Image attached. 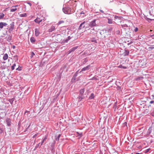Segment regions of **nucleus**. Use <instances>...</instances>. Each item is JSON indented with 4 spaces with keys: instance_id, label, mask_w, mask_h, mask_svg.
I'll use <instances>...</instances> for the list:
<instances>
[{
    "instance_id": "obj_50",
    "label": "nucleus",
    "mask_w": 154,
    "mask_h": 154,
    "mask_svg": "<svg viewBox=\"0 0 154 154\" xmlns=\"http://www.w3.org/2000/svg\"><path fill=\"white\" fill-rule=\"evenodd\" d=\"M12 48L13 49H14L15 48V46L14 45H13Z\"/></svg>"
},
{
    "instance_id": "obj_54",
    "label": "nucleus",
    "mask_w": 154,
    "mask_h": 154,
    "mask_svg": "<svg viewBox=\"0 0 154 154\" xmlns=\"http://www.w3.org/2000/svg\"><path fill=\"white\" fill-rule=\"evenodd\" d=\"M150 32L152 31V30H150Z\"/></svg>"
},
{
    "instance_id": "obj_34",
    "label": "nucleus",
    "mask_w": 154,
    "mask_h": 154,
    "mask_svg": "<svg viewBox=\"0 0 154 154\" xmlns=\"http://www.w3.org/2000/svg\"><path fill=\"white\" fill-rule=\"evenodd\" d=\"M112 23V20L111 19H108V23L109 24H111Z\"/></svg>"
},
{
    "instance_id": "obj_35",
    "label": "nucleus",
    "mask_w": 154,
    "mask_h": 154,
    "mask_svg": "<svg viewBox=\"0 0 154 154\" xmlns=\"http://www.w3.org/2000/svg\"><path fill=\"white\" fill-rule=\"evenodd\" d=\"M151 11L152 13L154 14V7H152L151 8Z\"/></svg>"
},
{
    "instance_id": "obj_17",
    "label": "nucleus",
    "mask_w": 154,
    "mask_h": 154,
    "mask_svg": "<svg viewBox=\"0 0 154 154\" xmlns=\"http://www.w3.org/2000/svg\"><path fill=\"white\" fill-rule=\"evenodd\" d=\"M12 38V36L9 35L7 36L6 37V38L7 39V41L8 42H10L11 41Z\"/></svg>"
},
{
    "instance_id": "obj_19",
    "label": "nucleus",
    "mask_w": 154,
    "mask_h": 154,
    "mask_svg": "<svg viewBox=\"0 0 154 154\" xmlns=\"http://www.w3.org/2000/svg\"><path fill=\"white\" fill-rule=\"evenodd\" d=\"M30 40L31 42L34 44L35 41V39L34 37H32L30 38Z\"/></svg>"
},
{
    "instance_id": "obj_46",
    "label": "nucleus",
    "mask_w": 154,
    "mask_h": 154,
    "mask_svg": "<svg viewBox=\"0 0 154 154\" xmlns=\"http://www.w3.org/2000/svg\"><path fill=\"white\" fill-rule=\"evenodd\" d=\"M150 37L152 38H153V37L154 36V35H150Z\"/></svg>"
},
{
    "instance_id": "obj_12",
    "label": "nucleus",
    "mask_w": 154,
    "mask_h": 154,
    "mask_svg": "<svg viewBox=\"0 0 154 154\" xmlns=\"http://www.w3.org/2000/svg\"><path fill=\"white\" fill-rule=\"evenodd\" d=\"M129 54V51L128 50H125L123 54L125 56H128Z\"/></svg>"
},
{
    "instance_id": "obj_28",
    "label": "nucleus",
    "mask_w": 154,
    "mask_h": 154,
    "mask_svg": "<svg viewBox=\"0 0 154 154\" xmlns=\"http://www.w3.org/2000/svg\"><path fill=\"white\" fill-rule=\"evenodd\" d=\"M121 26L122 28H123L125 29H126V28L128 27L127 25L126 24L122 25H121Z\"/></svg>"
},
{
    "instance_id": "obj_47",
    "label": "nucleus",
    "mask_w": 154,
    "mask_h": 154,
    "mask_svg": "<svg viewBox=\"0 0 154 154\" xmlns=\"http://www.w3.org/2000/svg\"><path fill=\"white\" fill-rule=\"evenodd\" d=\"M100 11L102 13H104V11L103 10H100Z\"/></svg>"
},
{
    "instance_id": "obj_49",
    "label": "nucleus",
    "mask_w": 154,
    "mask_h": 154,
    "mask_svg": "<svg viewBox=\"0 0 154 154\" xmlns=\"http://www.w3.org/2000/svg\"><path fill=\"white\" fill-rule=\"evenodd\" d=\"M16 70H20V69H19V67L17 68L16 69Z\"/></svg>"
},
{
    "instance_id": "obj_13",
    "label": "nucleus",
    "mask_w": 154,
    "mask_h": 154,
    "mask_svg": "<svg viewBox=\"0 0 154 154\" xmlns=\"http://www.w3.org/2000/svg\"><path fill=\"white\" fill-rule=\"evenodd\" d=\"M34 21L35 23L39 24L42 21V19H40L39 18H37L36 19L34 20Z\"/></svg>"
},
{
    "instance_id": "obj_43",
    "label": "nucleus",
    "mask_w": 154,
    "mask_h": 154,
    "mask_svg": "<svg viewBox=\"0 0 154 154\" xmlns=\"http://www.w3.org/2000/svg\"><path fill=\"white\" fill-rule=\"evenodd\" d=\"M71 37L70 36H69L68 37V38H67V39L69 40L71 38Z\"/></svg>"
},
{
    "instance_id": "obj_16",
    "label": "nucleus",
    "mask_w": 154,
    "mask_h": 154,
    "mask_svg": "<svg viewBox=\"0 0 154 154\" xmlns=\"http://www.w3.org/2000/svg\"><path fill=\"white\" fill-rule=\"evenodd\" d=\"M18 5H15L14 6H13L12 7L13 8H12L11 9L10 11L11 12H14L17 10V9L16 8V7H17Z\"/></svg>"
},
{
    "instance_id": "obj_33",
    "label": "nucleus",
    "mask_w": 154,
    "mask_h": 154,
    "mask_svg": "<svg viewBox=\"0 0 154 154\" xmlns=\"http://www.w3.org/2000/svg\"><path fill=\"white\" fill-rule=\"evenodd\" d=\"M61 136V134H59L58 135V136L56 138V141H59V140Z\"/></svg>"
},
{
    "instance_id": "obj_25",
    "label": "nucleus",
    "mask_w": 154,
    "mask_h": 154,
    "mask_svg": "<svg viewBox=\"0 0 154 154\" xmlns=\"http://www.w3.org/2000/svg\"><path fill=\"white\" fill-rule=\"evenodd\" d=\"M3 132V129L2 128V125H0V133L2 134Z\"/></svg>"
},
{
    "instance_id": "obj_15",
    "label": "nucleus",
    "mask_w": 154,
    "mask_h": 154,
    "mask_svg": "<svg viewBox=\"0 0 154 154\" xmlns=\"http://www.w3.org/2000/svg\"><path fill=\"white\" fill-rule=\"evenodd\" d=\"M8 58V55L6 53L4 55L3 59L4 60H6Z\"/></svg>"
},
{
    "instance_id": "obj_32",
    "label": "nucleus",
    "mask_w": 154,
    "mask_h": 154,
    "mask_svg": "<svg viewBox=\"0 0 154 154\" xmlns=\"http://www.w3.org/2000/svg\"><path fill=\"white\" fill-rule=\"evenodd\" d=\"M16 64L15 63H14L13 65L11 66V69L12 70H13L14 69V67L16 66Z\"/></svg>"
},
{
    "instance_id": "obj_51",
    "label": "nucleus",
    "mask_w": 154,
    "mask_h": 154,
    "mask_svg": "<svg viewBox=\"0 0 154 154\" xmlns=\"http://www.w3.org/2000/svg\"><path fill=\"white\" fill-rule=\"evenodd\" d=\"M152 97L154 99V94H153L152 95Z\"/></svg>"
},
{
    "instance_id": "obj_48",
    "label": "nucleus",
    "mask_w": 154,
    "mask_h": 154,
    "mask_svg": "<svg viewBox=\"0 0 154 154\" xmlns=\"http://www.w3.org/2000/svg\"><path fill=\"white\" fill-rule=\"evenodd\" d=\"M68 41H69V40H68L67 39H66L65 40V42H67Z\"/></svg>"
},
{
    "instance_id": "obj_40",
    "label": "nucleus",
    "mask_w": 154,
    "mask_h": 154,
    "mask_svg": "<svg viewBox=\"0 0 154 154\" xmlns=\"http://www.w3.org/2000/svg\"><path fill=\"white\" fill-rule=\"evenodd\" d=\"M91 41L92 42H94V43H97V41L95 39H93V40H91Z\"/></svg>"
},
{
    "instance_id": "obj_29",
    "label": "nucleus",
    "mask_w": 154,
    "mask_h": 154,
    "mask_svg": "<svg viewBox=\"0 0 154 154\" xmlns=\"http://www.w3.org/2000/svg\"><path fill=\"white\" fill-rule=\"evenodd\" d=\"M94 94L93 93H92L91 94L90 96L89 97V98L90 99H92L94 98Z\"/></svg>"
},
{
    "instance_id": "obj_1",
    "label": "nucleus",
    "mask_w": 154,
    "mask_h": 154,
    "mask_svg": "<svg viewBox=\"0 0 154 154\" xmlns=\"http://www.w3.org/2000/svg\"><path fill=\"white\" fill-rule=\"evenodd\" d=\"M63 11L66 14H71V9L68 6H65L63 8Z\"/></svg>"
},
{
    "instance_id": "obj_37",
    "label": "nucleus",
    "mask_w": 154,
    "mask_h": 154,
    "mask_svg": "<svg viewBox=\"0 0 154 154\" xmlns=\"http://www.w3.org/2000/svg\"><path fill=\"white\" fill-rule=\"evenodd\" d=\"M138 29L137 27H135L134 31L135 32H137L138 31Z\"/></svg>"
},
{
    "instance_id": "obj_7",
    "label": "nucleus",
    "mask_w": 154,
    "mask_h": 154,
    "mask_svg": "<svg viewBox=\"0 0 154 154\" xmlns=\"http://www.w3.org/2000/svg\"><path fill=\"white\" fill-rule=\"evenodd\" d=\"M90 67H91L90 65H88L86 67H84L81 69V71L80 72H79L80 73L86 70H88L90 68Z\"/></svg>"
},
{
    "instance_id": "obj_22",
    "label": "nucleus",
    "mask_w": 154,
    "mask_h": 154,
    "mask_svg": "<svg viewBox=\"0 0 154 154\" xmlns=\"http://www.w3.org/2000/svg\"><path fill=\"white\" fill-rule=\"evenodd\" d=\"M80 15L83 14L85 16H86L87 15V12L85 11H82L81 12H80Z\"/></svg>"
},
{
    "instance_id": "obj_53",
    "label": "nucleus",
    "mask_w": 154,
    "mask_h": 154,
    "mask_svg": "<svg viewBox=\"0 0 154 154\" xmlns=\"http://www.w3.org/2000/svg\"><path fill=\"white\" fill-rule=\"evenodd\" d=\"M135 154H140V153H135Z\"/></svg>"
},
{
    "instance_id": "obj_4",
    "label": "nucleus",
    "mask_w": 154,
    "mask_h": 154,
    "mask_svg": "<svg viewBox=\"0 0 154 154\" xmlns=\"http://www.w3.org/2000/svg\"><path fill=\"white\" fill-rule=\"evenodd\" d=\"M96 20L95 19L94 20L90 22L89 24V26L91 27L96 26Z\"/></svg>"
},
{
    "instance_id": "obj_31",
    "label": "nucleus",
    "mask_w": 154,
    "mask_h": 154,
    "mask_svg": "<svg viewBox=\"0 0 154 154\" xmlns=\"http://www.w3.org/2000/svg\"><path fill=\"white\" fill-rule=\"evenodd\" d=\"M30 55V58H32L35 55V54L32 51L31 52Z\"/></svg>"
},
{
    "instance_id": "obj_10",
    "label": "nucleus",
    "mask_w": 154,
    "mask_h": 154,
    "mask_svg": "<svg viewBox=\"0 0 154 154\" xmlns=\"http://www.w3.org/2000/svg\"><path fill=\"white\" fill-rule=\"evenodd\" d=\"M8 25V24L6 23L0 22V28L2 29L4 26H5Z\"/></svg>"
},
{
    "instance_id": "obj_18",
    "label": "nucleus",
    "mask_w": 154,
    "mask_h": 154,
    "mask_svg": "<svg viewBox=\"0 0 154 154\" xmlns=\"http://www.w3.org/2000/svg\"><path fill=\"white\" fill-rule=\"evenodd\" d=\"M143 79V77L142 76H141L138 77H137V78H136L135 79V80H137V81H139L140 80H142Z\"/></svg>"
},
{
    "instance_id": "obj_2",
    "label": "nucleus",
    "mask_w": 154,
    "mask_h": 154,
    "mask_svg": "<svg viewBox=\"0 0 154 154\" xmlns=\"http://www.w3.org/2000/svg\"><path fill=\"white\" fill-rule=\"evenodd\" d=\"M85 91V90L84 88L81 89L79 91V99H80V101L84 98L83 96V94Z\"/></svg>"
},
{
    "instance_id": "obj_57",
    "label": "nucleus",
    "mask_w": 154,
    "mask_h": 154,
    "mask_svg": "<svg viewBox=\"0 0 154 154\" xmlns=\"http://www.w3.org/2000/svg\"><path fill=\"white\" fill-rule=\"evenodd\" d=\"M56 154H57V153H56Z\"/></svg>"
},
{
    "instance_id": "obj_9",
    "label": "nucleus",
    "mask_w": 154,
    "mask_h": 154,
    "mask_svg": "<svg viewBox=\"0 0 154 154\" xmlns=\"http://www.w3.org/2000/svg\"><path fill=\"white\" fill-rule=\"evenodd\" d=\"M5 121L7 126H10L11 125V120L10 118H7L6 119Z\"/></svg>"
},
{
    "instance_id": "obj_5",
    "label": "nucleus",
    "mask_w": 154,
    "mask_h": 154,
    "mask_svg": "<svg viewBox=\"0 0 154 154\" xmlns=\"http://www.w3.org/2000/svg\"><path fill=\"white\" fill-rule=\"evenodd\" d=\"M55 25H56L53 24L51 26L50 28L48 29V32H50L54 31L56 29Z\"/></svg>"
},
{
    "instance_id": "obj_26",
    "label": "nucleus",
    "mask_w": 154,
    "mask_h": 154,
    "mask_svg": "<svg viewBox=\"0 0 154 154\" xmlns=\"http://www.w3.org/2000/svg\"><path fill=\"white\" fill-rule=\"evenodd\" d=\"M5 15L2 13H0V19H2L4 17Z\"/></svg>"
},
{
    "instance_id": "obj_56",
    "label": "nucleus",
    "mask_w": 154,
    "mask_h": 154,
    "mask_svg": "<svg viewBox=\"0 0 154 154\" xmlns=\"http://www.w3.org/2000/svg\"><path fill=\"white\" fill-rule=\"evenodd\" d=\"M153 39H154V37L153 38Z\"/></svg>"
},
{
    "instance_id": "obj_45",
    "label": "nucleus",
    "mask_w": 154,
    "mask_h": 154,
    "mask_svg": "<svg viewBox=\"0 0 154 154\" xmlns=\"http://www.w3.org/2000/svg\"><path fill=\"white\" fill-rule=\"evenodd\" d=\"M27 3L29 4L30 6H31L32 5L31 4L30 2H27Z\"/></svg>"
},
{
    "instance_id": "obj_38",
    "label": "nucleus",
    "mask_w": 154,
    "mask_h": 154,
    "mask_svg": "<svg viewBox=\"0 0 154 154\" xmlns=\"http://www.w3.org/2000/svg\"><path fill=\"white\" fill-rule=\"evenodd\" d=\"M27 113H28L27 114V116H28V114H29V112L27 110L24 113V115H26V114Z\"/></svg>"
},
{
    "instance_id": "obj_8",
    "label": "nucleus",
    "mask_w": 154,
    "mask_h": 154,
    "mask_svg": "<svg viewBox=\"0 0 154 154\" xmlns=\"http://www.w3.org/2000/svg\"><path fill=\"white\" fill-rule=\"evenodd\" d=\"M86 23L85 21L83 22L80 25L79 27V29H82L84 28L85 26V24Z\"/></svg>"
},
{
    "instance_id": "obj_6",
    "label": "nucleus",
    "mask_w": 154,
    "mask_h": 154,
    "mask_svg": "<svg viewBox=\"0 0 154 154\" xmlns=\"http://www.w3.org/2000/svg\"><path fill=\"white\" fill-rule=\"evenodd\" d=\"M40 33L39 29L38 28H35V36L36 37L38 36Z\"/></svg>"
},
{
    "instance_id": "obj_44",
    "label": "nucleus",
    "mask_w": 154,
    "mask_h": 154,
    "mask_svg": "<svg viewBox=\"0 0 154 154\" xmlns=\"http://www.w3.org/2000/svg\"><path fill=\"white\" fill-rule=\"evenodd\" d=\"M154 102V101H151L150 102H149V103H150V104H152V103H153Z\"/></svg>"
},
{
    "instance_id": "obj_30",
    "label": "nucleus",
    "mask_w": 154,
    "mask_h": 154,
    "mask_svg": "<svg viewBox=\"0 0 154 154\" xmlns=\"http://www.w3.org/2000/svg\"><path fill=\"white\" fill-rule=\"evenodd\" d=\"M77 134V135L78 136H79V137H81L82 136V133H79L78 132H76Z\"/></svg>"
},
{
    "instance_id": "obj_39",
    "label": "nucleus",
    "mask_w": 154,
    "mask_h": 154,
    "mask_svg": "<svg viewBox=\"0 0 154 154\" xmlns=\"http://www.w3.org/2000/svg\"><path fill=\"white\" fill-rule=\"evenodd\" d=\"M150 149L149 148V149H147L145 150V152L146 153L148 152L149 151Z\"/></svg>"
},
{
    "instance_id": "obj_24",
    "label": "nucleus",
    "mask_w": 154,
    "mask_h": 154,
    "mask_svg": "<svg viewBox=\"0 0 154 154\" xmlns=\"http://www.w3.org/2000/svg\"><path fill=\"white\" fill-rule=\"evenodd\" d=\"M152 131V128L150 127L149 128L148 130L147 133L148 134H150L151 133Z\"/></svg>"
},
{
    "instance_id": "obj_21",
    "label": "nucleus",
    "mask_w": 154,
    "mask_h": 154,
    "mask_svg": "<svg viewBox=\"0 0 154 154\" xmlns=\"http://www.w3.org/2000/svg\"><path fill=\"white\" fill-rule=\"evenodd\" d=\"M47 139V136H45V137H44V138H43L42 139V142L41 144V145H42L43 143Z\"/></svg>"
},
{
    "instance_id": "obj_27",
    "label": "nucleus",
    "mask_w": 154,
    "mask_h": 154,
    "mask_svg": "<svg viewBox=\"0 0 154 154\" xmlns=\"http://www.w3.org/2000/svg\"><path fill=\"white\" fill-rule=\"evenodd\" d=\"M118 67L119 68H123V69H126L127 68V67L126 66H123L122 65H120Z\"/></svg>"
},
{
    "instance_id": "obj_14",
    "label": "nucleus",
    "mask_w": 154,
    "mask_h": 154,
    "mask_svg": "<svg viewBox=\"0 0 154 154\" xmlns=\"http://www.w3.org/2000/svg\"><path fill=\"white\" fill-rule=\"evenodd\" d=\"M78 72H79V70H78L75 72V74L73 75L72 79H73L74 80H75L76 78L78 75Z\"/></svg>"
},
{
    "instance_id": "obj_11",
    "label": "nucleus",
    "mask_w": 154,
    "mask_h": 154,
    "mask_svg": "<svg viewBox=\"0 0 154 154\" xmlns=\"http://www.w3.org/2000/svg\"><path fill=\"white\" fill-rule=\"evenodd\" d=\"M78 48V46L72 48L69 51L68 54H69L71 52L74 51L76 49Z\"/></svg>"
},
{
    "instance_id": "obj_23",
    "label": "nucleus",
    "mask_w": 154,
    "mask_h": 154,
    "mask_svg": "<svg viewBox=\"0 0 154 154\" xmlns=\"http://www.w3.org/2000/svg\"><path fill=\"white\" fill-rule=\"evenodd\" d=\"M19 16L20 17H26L27 16V14L26 13H24L20 14Z\"/></svg>"
},
{
    "instance_id": "obj_3",
    "label": "nucleus",
    "mask_w": 154,
    "mask_h": 154,
    "mask_svg": "<svg viewBox=\"0 0 154 154\" xmlns=\"http://www.w3.org/2000/svg\"><path fill=\"white\" fill-rule=\"evenodd\" d=\"M14 22H12V23L10 24V26L8 29V31L9 33H11L13 30L14 28Z\"/></svg>"
},
{
    "instance_id": "obj_42",
    "label": "nucleus",
    "mask_w": 154,
    "mask_h": 154,
    "mask_svg": "<svg viewBox=\"0 0 154 154\" xmlns=\"http://www.w3.org/2000/svg\"><path fill=\"white\" fill-rule=\"evenodd\" d=\"M30 125H29L27 127V128H26V130L25 131V132H26V131H27V129L29 128V127H30Z\"/></svg>"
},
{
    "instance_id": "obj_41",
    "label": "nucleus",
    "mask_w": 154,
    "mask_h": 154,
    "mask_svg": "<svg viewBox=\"0 0 154 154\" xmlns=\"http://www.w3.org/2000/svg\"><path fill=\"white\" fill-rule=\"evenodd\" d=\"M40 143H38L36 145V146H35V148H37L38 146H39V145L40 144Z\"/></svg>"
},
{
    "instance_id": "obj_20",
    "label": "nucleus",
    "mask_w": 154,
    "mask_h": 154,
    "mask_svg": "<svg viewBox=\"0 0 154 154\" xmlns=\"http://www.w3.org/2000/svg\"><path fill=\"white\" fill-rule=\"evenodd\" d=\"M15 97H14V98H11V99H10L8 100V101L10 102V103L12 105L14 101L15 100Z\"/></svg>"
},
{
    "instance_id": "obj_36",
    "label": "nucleus",
    "mask_w": 154,
    "mask_h": 154,
    "mask_svg": "<svg viewBox=\"0 0 154 154\" xmlns=\"http://www.w3.org/2000/svg\"><path fill=\"white\" fill-rule=\"evenodd\" d=\"M64 22V21H63L61 20V21H59L58 22V23H57V24L58 25H59L62 23H63Z\"/></svg>"
},
{
    "instance_id": "obj_55",
    "label": "nucleus",
    "mask_w": 154,
    "mask_h": 154,
    "mask_svg": "<svg viewBox=\"0 0 154 154\" xmlns=\"http://www.w3.org/2000/svg\"><path fill=\"white\" fill-rule=\"evenodd\" d=\"M92 79H94V78H92Z\"/></svg>"
},
{
    "instance_id": "obj_52",
    "label": "nucleus",
    "mask_w": 154,
    "mask_h": 154,
    "mask_svg": "<svg viewBox=\"0 0 154 154\" xmlns=\"http://www.w3.org/2000/svg\"><path fill=\"white\" fill-rule=\"evenodd\" d=\"M2 63H5V62L4 61V62H2Z\"/></svg>"
}]
</instances>
